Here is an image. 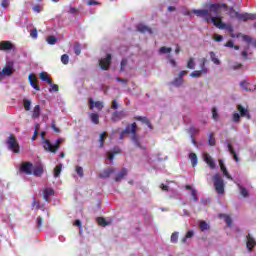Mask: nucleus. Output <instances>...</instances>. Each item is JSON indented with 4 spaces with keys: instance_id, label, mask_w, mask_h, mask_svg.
I'll return each instance as SVG.
<instances>
[{
    "instance_id": "obj_18",
    "label": "nucleus",
    "mask_w": 256,
    "mask_h": 256,
    "mask_svg": "<svg viewBox=\"0 0 256 256\" xmlns=\"http://www.w3.org/2000/svg\"><path fill=\"white\" fill-rule=\"evenodd\" d=\"M220 170L222 171L223 175L227 178L233 181V177H231V174H229V171H227V167H225V164L223 163V160H219Z\"/></svg>"
},
{
    "instance_id": "obj_28",
    "label": "nucleus",
    "mask_w": 256,
    "mask_h": 256,
    "mask_svg": "<svg viewBox=\"0 0 256 256\" xmlns=\"http://www.w3.org/2000/svg\"><path fill=\"white\" fill-rule=\"evenodd\" d=\"M206 64H207V59L206 58H202L200 60V69H201L200 71L202 73H204V75H207V72H208L207 67H205Z\"/></svg>"
},
{
    "instance_id": "obj_14",
    "label": "nucleus",
    "mask_w": 256,
    "mask_h": 256,
    "mask_svg": "<svg viewBox=\"0 0 256 256\" xmlns=\"http://www.w3.org/2000/svg\"><path fill=\"white\" fill-rule=\"evenodd\" d=\"M255 245H256L255 238H253V236H251V234H248L246 236V247H247L248 251H253V247H255Z\"/></svg>"
},
{
    "instance_id": "obj_37",
    "label": "nucleus",
    "mask_w": 256,
    "mask_h": 256,
    "mask_svg": "<svg viewBox=\"0 0 256 256\" xmlns=\"http://www.w3.org/2000/svg\"><path fill=\"white\" fill-rule=\"evenodd\" d=\"M23 106H24L25 111H31V100L24 99Z\"/></svg>"
},
{
    "instance_id": "obj_47",
    "label": "nucleus",
    "mask_w": 256,
    "mask_h": 256,
    "mask_svg": "<svg viewBox=\"0 0 256 256\" xmlns=\"http://www.w3.org/2000/svg\"><path fill=\"white\" fill-rule=\"evenodd\" d=\"M202 73L203 72H201V70H196L190 74V77H193L194 79H199Z\"/></svg>"
},
{
    "instance_id": "obj_63",
    "label": "nucleus",
    "mask_w": 256,
    "mask_h": 256,
    "mask_svg": "<svg viewBox=\"0 0 256 256\" xmlns=\"http://www.w3.org/2000/svg\"><path fill=\"white\" fill-rule=\"evenodd\" d=\"M243 41H245L246 43H251V41H252L251 36L244 35L243 36Z\"/></svg>"
},
{
    "instance_id": "obj_62",
    "label": "nucleus",
    "mask_w": 256,
    "mask_h": 256,
    "mask_svg": "<svg viewBox=\"0 0 256 256\" xmlns=\"http://www.w3.org/2000/svg\"><path fill=\"white\" fill-rule=\"evenodd\" d=\"M37 225L39 229L43 225V218L41 216L37 217Z\"/></svg>"
},
{
    "instance_id": "obj_38",
    "label": "nucleus",
    "mask_w": 256,
    "mask_h": 256,
    "mask_svg": "<svg viewBox=\"0 0 256 256\" xmlns=\"http://www.w3.org/2000/svg\"><path fill=\"white\" fill-rule=\"evenodd\" d=\"M32 207L37 209V211L41 209V202L37 201L35 197L32 198Z\"/></svg>"
},
{
    "instance_id": "obj_2",
    "label": "nucleus",
    "mask_w": 256,
    "mask_h": 256,
    "mask_svg": "<svg viewBox=\"0 0 256 256\" xmlns=\"http://www.w3.org/2000/svg\"><path fill=\"white\" fill-rule=\"evenodd\" d=\"M45 135H46L45 132L40 133V136L42 137V141H43L44 151H48L49 153H54V154L57 153V151H59V149L61 148V143H63L65 139L58 138L53 144L49 139L45 138Z\"/></svg>"
},
{
    "instance_id": "obj_45",
    "label": "nucleus",
    "mask_w": 256,
    "mask_h": 256,
    "mask_svg": "<svg viewBox=\"0 0 256 256\" xmlns=\"http://www.w3.org/2000/svg\"><path fill=\"white\" fill-rule=\"evenodd\" d=\"M97 221L98 225H101L102 227H107V225H109V223H107V220H105V218L103 217H99Z\"/></svg>"
},
{
    "instance_id": "obj_34",
    "label": "nucleus",
    "mask_w": 256,
    "mask_h": 256,
    "mask_svg": "<svg viewBox=\"0 0 256 256\" xmlns=\"http://www.w3.org/2000/svg\"><path fill=\"white\" fill-rule=\"evenodd\" d=\"M171 83L174 85V87H181V85H183V78L178 76Z\"/></svg>"
},
{
    "instance_id": "obj_16",
    "label": "nucleus",
    "mask_w": 256,
    "mask_h": 256,
    "mask_svg": "<svg viewBox=\"0 0 256 256\" xmlns=\"http://www.w3.org/2000/svg\"><path fill=\"white\" fill-rule=\"evenodd\" d=\"M125 117L124 111H116L112 113L111 121L116 123V121H120V119H123Z\"/></svg>"
},
{
    "instance_id": "obj_39",
    "label": "nucleus",
    "mask_w": 256,
    "mask_h": 256,
    "mask_svg": "<svg viewBox=\"0 0 256 256\" xmlns=\"http://www.w3.org/2000/svg\"><path fill=\"white\" fill-rule=\"evenodd\" d=\"M199 227L200 231H209V224L205 221H201Z\"/></svg>"
},
{
    "instance_id": "obj_13",
    "label": "nucleus",
    "mask_w": 256,
    "mask_h": 256,
    "mask_svg": "<svg viewBox=\"0 0 256 256\" xmlns=\"http://www.w3.org/2000/svg\"><path fill=\"white\" fill-rule=\"evenodd\" d=\"M256 14H249V13H239L238 14V21H255Z\"/></svg>"
},
{
    "instance_id": "obj_25",
    "label": "nucleus",
    "mask_w": 256,
    "mask_h": 256,
    "mask_svg": "<svg viewBox=\"0 0 256 256\" xmlns=\"http://www.w3.org/2000/svg\"><path fill=\"white\" fill-rule=\"evenodd\" d=\"M40 79L41 81H46L48 85H53V80L49 77V74H47V72H41Z\"/></svg>"
},
{
    "instance_id": "obj_3",
    "label": "nucleus",
    "mask_w": 256,
    "mask_h": 256,
    "mask_svg": "<svg viewBox=\"0 0 256 256\" xmlns=\"http://www.w3.org/2000/svg\"><path fill=\"white\" fill-rule=\"evenodd\" d=\"M123 131H124V133H126V135H132L131 140L133 141L135 147H137L138 149H142L143 151H145V149H147V147L141 145V141L139 140V137H137V123L136 122H134L132 124H128Z\"/></svg>"
},
{
    "instance_id": "obj_26",
    "label": "nucleus",
    "mask_w": 256,
    "mask_h": 256,
    "mask_svg": "<svg viewBox=\"0 0 256 256\" xmlns=\"http://www.w3.org/2000/svg\"><path fill=\"white\" fill-rule=\"evenodd\" d=\"M127 175V168H123L115 177L114 181L119 182L121 179L126 177Z\"/></svg>"
},
{
    "instance_id": "obj_44",
    "label": "nucleus",
    "mask_w": 256,
    "mask_h": 256,
    "mask_svg": "<svg viewBox=\"0 0 256 256\" xmlns=\"http://www.w3.org/2000/svg\"><path fill=\"white\" fill-rule=\"evenodd\" d=\"M171 51H173L171 48L165 47V46H163V47H161V48L159 49V53H161V54H163V55H165V54H167V53H171Z\"/></svg>"
},
{
    "instance_id": "obj_6",
    "label": "nucleus",
    "mask_w": 256,
    "mask_h": 256,
    "mask_svg": "<svg viewBox=\"0 0 256 256\" xmlns=\"http://www.w3.org/2000/svg\"><path fill=\"white\" fill-rule=\"evenodd\" d=\"M213 182L214 187L219 195H223L225 193V182L223 181V178H221V175L215 174L213 176Z\"/></svg>"
},
{
    "instance_id": "obj_40",
    "label": "nucleus",
    "mask_w": 256,
    "mask_h": 256,
    "mask_svg": "<svg viewBox=\"0 0 256 256\" xmlns=\"http://www.w3.org/2000/svg\"><path fill=\"white\" fill-rule=\"evenodd\" d=\"M134 119L136 121H141L142 123H145V125H147V123H149V118L148 117L135 116Z\"/></svg>"
},
{
    "instance_id": "obj_4",
    "label": "nucleus",
    "mask_w": 256,
    "mask_h": 256,
    "mask_svg": "<svg viewBox=\"0 0 256 256\" xmlns=\"http://www.w3.org/2000/svg\"><path fill=\"white\" fill-rule=\"evenodd\" d=\"M211 22L217 29H226L229 33H233L234 29L231 24H225L223 23V17L221 16H216V17H211L210 18Z\"/></svg>"
},
{
    "instance_id": "obj_43",
    "label": "nucleus",
    "mask_w": 256,
    "mask_h": 256,
    "mask_svg": "<svg viewBox=\"0 0 256 256\" xmlns=\"http://www.w3.org/2000/svg\"><path fill=\"white\" fill-rule=\"evenodd\" d=\"M186 67L187 69H195V60L193 58H189Z\"/></svg>"
},
{
    "instance_id": "obj_58",
    "label": "nucleus",
    "mask_w": 256,
    "mask_h": 256,
    "mask_svg": "<svg viewBox=\"0 0 256 256\" xmlns=\"http://www.w3.org/2000/svg\"><path fill=\"white\" fill-rule=\"evenodd\" d=\"M1 7H3V9H7V7H9V0H2Z\"/></svg>"
},
{
    "instance_id": "obj_12",
    "label": "nucleus",
    "mask_w": 256,
    "mask_h": 256,
    "mask_svg": "<svg viewBox=\"0 0 256 256\" xmlns=\"http://www.w3.org/2000/svg\"><path fill=\"white\" fill-rule=\"evenodd\" d=\"M113 173H115V168L113 167H109L107 169H104L99 175L98 177L100 179H109L111 177V175H113Z\"/></svg>"
},
{
    "instance_id": "obj_64",
    "label": "nucleus",
    "mask_w": 256,
    "mask_h": 256,
    "mask_svg": "<svg viewBox=\"0 0 256 256\" xmlns=\"http://www.w3.org/2000/svg\"><path fill=\"white\" fill-rule=\"evenodd\" d=\"M50 85L52 87V89L50 91H55V92L59 91V85H57V84H50Z\"/></svg>"
},
{
    "instance_id": "obj_8",
    "label": "nucleus",
    "mask_w": 256,
    "mask_h": 256,
    "mask_svg": "<svg viewBox=\"0 0 256 256\" xmlns=\"http://www.w3.org/2000/svg\"><path fill=\"white\" fill-rule=\"evenodd\" d=\"M20 171L25 175H33V163L23 162L20 166Z\"/></svg>"
},
{
    "instance_id": "obj_19",
    "label": "nucleus",
    "mask_w": 256,
    "mask_h": 256,
    "mask_svg": "<svg viewBox=\"0 0 256 256\" xmlns=\"http://www.w3.org/2000/svg\"><path fill=\"white\" fill-rule=\"evenodd\" d=\"M51 195H55V190H53V188H46L43 190L44 201L49 202V197H51Z\"/></svg>"
},
{
    "instance_id": "obj_7",
    "label": "nucleus",
    "mask_w": 256,
    "mask_h": 256,
    "mask_svg": "<svg viewBox=\"0 0 256 256\" xmlns=\"http://www.w3.org/2000/svg\"><path fill=\"white\" fill-rule=\"evenodd\" d=\"M111 59V54H107L105 58H101L99 60L100 69H102V71L109 70V67L111 66Z\"/></svg>"
},
{
    "instance_id": "obj_23",
    "label": "nucleus",
    "mask_w": 256,
    "mask_h": 256,
    "mask_svg": "<svg viewBox=\"0 0 256 256\" xmlns=\"http://www.w3.org/2000/svg\"><path fill=\"white\" fill-rule=\"evenodd\" d=\"M41 117V106L36 105L32 111V119H39Z\"/></svg>"
},
{
    "instance_id": "obj_17",
    "label": "nucleus",
    "mask_w": 256,
    "mask_h": 256,
    "mask_svg": "<svg viewBox=\"0 0 256 256\" xmlns=\"http://www.w3.org/2000/svg\"><path fill=\"white\" fill-rule=\"evenodd\" d=\"M237 109L240 113V117H246V119H251V114H249V110L245 109L241 104L237 106Z\"/></svg>"
},
{
    "instance_id": "obj_55",
    "label": "nucleus",
    "mask_w": 256,
    "mask_h": 256,
    "mask_svg": "<svg viewBox=\"0 0 256 256\" xmlns=\"http://www.w3.org/2000/svg\"><path fill=\"white\" fill-rule=\"evenodd\" d=\"M30 37H32V39H37V28L30 30Z\"/></svg>"
},
{
    "instance_id": "obj_41",
    "label": "nucleus",
    "mask_w": 256,
    "mask_h": 256,
    "mask_svg": "<svg viewBox=\"0 0 256 256\" xmlns=\"http://www.w3.org/2000/svg\"><path fill=\"white\" fill-rule=\"evenodd\" d=\"M233 123H240L241 122V115L239 113L234 112L232 116Z\"/></svg>"
},
{
    "instance_id": "obj_54",
    "label": "nucleus",
    "mask_w": 256,
    "mask_h": 256,
    "mask_svg": "<svg viewBox=\"0 0 256 256\" xmlns=\"http://www.w3.org/2000/svg\"><path fill=\"white\" fill-rule=\"evenodd\" d=\"M125 67H127V59H122L121 67H120L121 73H123V71H125Z\"/></svg>"
},
{
    "instance_id": "obj_46",
    "label": "nucleus",
    "mask_w": 256,
    "mask_h": 256,
    "mask_svg": "<svg viewBox=\"0 0 256 256\" xmlns=\"http://www.w3.org/2000/svg\"><path fill=\"white\" fill-rule=\"evenodd\" d=\"M61 62L63 63V65H69V55L63 54L61 56Z\"/></svg>"
},
{
    "instance_id": "obj_56",
    "label": "nucleus",
    "mask_w": 256,
    "mask_h": 256,
    "mask_svg": "<svg viewBox=\"0 0 256 256\" xmlns=\"http://www.w3.org/2000/svg\"><path fill=\"white\" fill-rule=\"evenodd\" d=\"M247 85H248L247 81H242L240 83V86L243 88L244 91H251V89L247 88Z\"/></svg>"
},
{
    "instance_id": "obj_5",
    "label": "nucleus",
    "mask_w": 256,
    "mask_h": 256,
    "mask_svg": "<svg viewBox=\"0 0 256 256\" xmlns=\"http://www.w3.org/2000/svg\"><path fill=\"white\" fill-rule=\"evenodd\" d=\"M6 145L12 153H20L21 149L19 147V142H17V138L15 135L10 134V136L6 140Z\"/></svg>"
},
{
    "instance_id": "obj_59",
    "label": "nucleus",
    "mask_w": 256,
    "mask_h": 256,
    "mask_svg": "<svg viewBox=\"0 0 256 256\" xmlns=\"http://www.w3.org/2000/svg\"><path fill=\"white\" fill-rule=\"evenodd\" d=\"M112 153H113L114 155H119V154H121V148H120V147H114Z\"/></svg>"
},
{
    "instance_id": "obj_22",
    "label": "nucleus",
    "mask_w": 256,
    "mask_h": 256,
    "mask_svg": "<svg viewBox=\"0 0 256 256\" xmlns=\"http://www.w3.org/2000/svg\"><path fill=\"white\" fill-rule=\"evenodd\" d=\"M192 13H194V15H196V17H205L207 15H209V10L207 9H200V10H192Z\"/></svg>"
},
{
    "instance_id": "obj_10",
    "label": "nucleus",
    "mask_w": 256,
    "mask_h": 256,
    "mask_svg": "<svg viewBox=\"0 0 256 256\" xmlns=\"http://www.w3.org/2000/svg\"><path fill=\"white\" fill-rule=\"evenodd\" d=\"M88 103H89V109L91 111H93V109H98V111H102L103 110V102L101 101H94L93 98H89L88 100Z\"/></svg>"
},
{
    "instance_id": "obj_11",
    "label": "nucleus",
    "mask_w": 256,
    "mask_h": 256,
    "mask_svg": "<svg viewBox=\"0 0 256 256\" xmlns=\"http://www.w3.org/2000/svg\"><path fill=\"white\" fill-rule=\"evenodd\" d=\"M15 45L11 41H1L0 51H14Z\"/></svg>"
},
{
    "instance_id": "obj_15",
    "label": "nucleus",
    "mask_w": 256,
    "mask_h": 256,
    "mask_svg": "<svg viewBox=\"0 0 256 256\" xmlns=\"http://www.w3.org/2000/svg\"><path fill=\"white\" fill-rule=\"evenodd\" d=\"M43 173H44L43 166L41 165L33 166L32 175H34V177H41Z\"/></svg>"
},
{
    "instance_id": "obj_60",
    "label": "nucleus",
    "mask_w": 256,
    "mask_h": 256,
    "mask_svg": "<svg viewBox=\"0 0 256 256\" xmlns=\"http://www.w3.org/2000/svg\"><path fill=\"white\" fill-rule=\"evenodd\" d=\"M214 41H217L219 43V42L223 41V37L219 34H215Z\"/></svg>"
},
{
    "instance_id": "obj_48",
    "label": "nucleus",
    "mask_w": 256,
    "mask_h": 256,
    "mask_svg": "<svg viewBox=\"0 0 256 256\" xmlns=\"http://www.w3.org/2000/svg\"><path fill=\"white\" fill-rule=\"evenodd\" d=\"M47 43L49 45H55V43H57V38L55 36H48Z\"/></svg>"
},
{
    "instance_id": "obj_31",
    "label": "nucleus",
    "mask_w": 256,
    "mask_h": 256,
    "mask_svg": "<svg viewBox=\"0 0 256 256\" xmlns=\"http://www.w3.org/2000/svg\"><path fill=\"white\" fill-rule=\"evenodd\" d=\"M210 59L214 65H221V60L217 58V56L215 55V52L213 51L210 52Z\"/></svg>"
},
{
    "instance_id": "obj_49",
    "label": "nucleus",
    "mask_w": 256,
    "mask_h": 256,
    "mask_svg": "<svg viewBox=\"0 0 256 256\" xmlns=\"http://www.w3.org/2000/svg\"><path fill=\"white\" fill-rule=\"evenodd\" d=\"M178 240H179V233L173 232L171 235V243H177Z\"/></svg>"
},
{
    "instance_id": "obj_30",
    "label": "nucleus",
    "mask_w": 256,
    "mask_h": 256,
    "mask_svg": "<svg viewBox=\"0 0 256 256\" xmlns=\"http://www.w3.org/2000/svg\"><path fill=\"white\" fill-rule=\"evenodd\" d=\"M91 122L94 125H99V114L97 113H90L89 115Z\"/></svg>"
},
{
    "instance_id": "obj_32",
    "label": "nucleus",
    "mask_w": 256,
    "mask_h": 256,
    "mask_svg": "<svg viewBox=\"0 0 256 256\" xmlns=\"http://www.w3.org/2000/svg\"><path fill=\"white\" fill-rule=\"evenodd\" d=\"M3 75H6L7 77L13 75V66H7L2 69Z\"/></svg>"
},
{
    "instance_id": "obj_21",
    "label": "nucleus",
    "mask_w": 256,
    "mask_h": 256,
    "mask_svg": "<svg viewBox=\"0 0 256 256\" xmlns=\"http://www.w3.org/2000/svg\"><path fill=\"white\" fill-rule=\"evenodd\" d=\"M137 31H139L140 33H150V34H153V30L151 28H149L147 25H144V24H139L137 26Z\"/></svg>"
},
{
    "instance_id": "obj_24",
    "label": "nucleus",
    "mask_w": 256,
    "mask_h": 256,
    "mask_svg": "<svg viewBox=\"0 0 256 256\" xmlns=\"http://www.w3.org/2000/svg\"><path fill=\"white\" fill-rule=\"evenodd\" d=\"M228 151L230 155H232L236 163H239V156L237 155V152H235V149L233 148V145H231V143H228Z\"/></svg>"
},
{
    "instance_id": "obj_61",
    "label": "nucleus",
    "mask_w": 256,
    "mask_h": 256,
    "mask_svg": "<svg viewBox=\"0 0 256 256\" xmlns=\"http://www.w3.org/2000/svg\"><path fill=\"white\" fill-rule=\"evenodd\" d=\"M111 109H119V104L117 103V100L112 101Z\"/></svg>"
},
{
    "instance_id": "obj_20",
    "label": "nucleus",
    "mask_w": 256,
    "mask_h": 256,
    "mask_svg": "<svg viewBox=\"0 0 256 256\" xmlns=\"http://www.w3.org/2000/svg\"><path fill=\"white\" fill-rule=\"evenodd\" d=\"M204 161L207 163V165L210 167V169H215V160L209 156V154H204Z\"/></svg>"
},
{
    "instance_id": "obj_9",
    "label": "nucleus",
    "mask_w": 256,
    "mask_h": 256,
    "mask_svg": "<svg viewBox=\"0 0 256 256\" xmlns=\"http://www.w3.org/2000/svg\"><path fill=\"white\" fill-rule=\"evenodd\" d=\"M28 81L35 91H41V86L38 84L37 76L33 73L29 74Z\"/></svg>"
},
{
    "instance_id": "obj_50",
    "label": "nucleus",
    "mask_w": 256,
    "mask_h": 256,
    "mask_svg": "<svg viewBox=\"0 0 256 256\" xmlns=\"http://www.w3.org/2000/svg\"><path fill=\"white\" fill-rule=\"evenodd\" d=\"M74 53L75 55H81V44L76 43L74 45Z\"/></svg>"
},
{
    "instance_id": "obj_1",
    "label": "nucleus",
    "mask_w": 256,
    "mask_h": 256,
    "mask_svg": "<svg viewBox=\"0 0 256 256\" xmlns=\"http://www.w3.org/2000/svg\"><path fill=\"white\" fill-rule=\"evenodd\" d=\"M222 9H225V11H228L227 15H229V17H231V19H238L239 18V12L235 11V8L230 7L226 4V3H214V4H210L209 9L210 11H212L213 13H215L216 17H219V13Z\"/></svg>"
},
{
    "instance_id": "obj_53",
    "label": "nucleus",
    "mask_w": 256,
    "mask_h": 256,
    "mask_svg": "<svg viewBox=\"0 0 256 256\" xmlns=\"http://www.w3.org/2000/svg\"><path fill=\"white\" fill-rule=\"evenodd\" d=\"M51 129H53L54 133H61V129H59V127H57V125L55 124V120L52 121Z\"/></svg>"
},
{
    "instance_id": "obj_52",
    "label": "nucleus",
    "mask_w": 256,
    "mask_h": 256,
    "mask_svg": "<svg viewBox=\"0 0 256 256\" xmlns=\"http://www.w3.org/2000/svg\"><path fill=\"white\" fill-rule=\"evenodd\" d=\"M212 119H214V121H217L219 119V113H217V108H212Z\"/></svg>"
},
{
    "instance_id": "obj_42",
    "label": "nucleus",
    "mask_w": 256,
    "mask_h": 256,
    "mask_svg": "<svg viewBox=\"0 0 256 256\" xmlns=\"http://www.w3.org/2000/svg\"><path fill=\"white\" fill-rule=\"evenodd\" d=\"M75 171L77 173V175L80 177V178H83L84 177V172H83V167L81 166H76L75 167Z\"/></svg>"
},
{
    "instance_id": "obj_36",
    "label": "nucleus",
    "mask_w": 256,
    "mask_h": 256,
    "mask_svg": "<svg viewBox=\"0 0 256 256\" xmlns=\"http://www.w3.org/2000/svg\"><path fill=\"white\" fill-rule=\"evenodd\" d=\"M61 169H63V164H59L54 168V177H59L61 175Z\"/></svg>"
},
{
    "instance_id": "obj_35",
    "label": "nucleus",
    "mask_w": 256,
    "mask_h": 256,
    "mask_svg": "<svg viewBox=\"0 0 256 256\" xmlns=\"http://www.w3.org/2000/svg\"><path fill=\"white\" fill-rule=\"evenodd\" d=\"M208 145H210V147H215L216 141H215V134H214V133H211V134L209 135V138H208Z\"/></svg>"
},
{
    "instance_id": "obj_27",
    "label": "nucleus",
    "mask_w": 256,
    "mask_h": 256,
    "mask_svg": "<svg viewBox=\"0 0 256 256\" xmlns=\"http://www.w3.org/2000/svg\"><path fill=\"white\" fill-rule=\"evenodd\" d=\"M220 219H224L225 223H227L228 227H231L233 225V220L231 219V216L227 214H220Z\"/></svg>"
},
{
    "instance_id": "obj_51",
    "label": "nucleus",
    "mask_w": 256,
    "mask_h": 256,
    "mask_svg": "<svg viewBox=\"0 0 256 256\" xmlns=\"http://www.w3.org/2000/svg\"><path fill=\"white\" fill-rule=\"evenodd\" d=\"M240 187V193L242 197H249V191H247V188L239 186Z\"/></svg>"
},
{
    "instance_id": "obj_57",
    "label": "nucleus",
    "mask_w": 256,
    "mask_h": 256,
    "mask_svg": "<svg viewBox=\"0 0 256 256\" xmlns=\"http://www.w3.org/2000/svg\"><path fill=\"white\" fill-rule=\"evenodd\" d=\"M191 195L194 201H199V197H197V190H192Z\"/></svg>"
},
{
    "instance_id": "obj_29",
    "label": "nucleus",
    "mask_w": 256,
    "mask_h": 256,
    "mask_svg": "<svg viewBox=\"0 0 256 256\" xmlns=\"http://www.w3.org/2000/svg\"><path fill=\"white\" fill-rule=\"evenodd\" d=\"M189 159L192 163V167H197V163H198V158H197V154L191 152L189 154Z\"/></svg>"
},
{
    "instance_id": "obj_33",
    "label": "nucleus",
    "mask_w": 256,
    "mask_h": 256,
    "mask_svg": "<svg viewBox=\"0 0 256 256\" xmlns=\"http://www.w3.org/2000/svg\"><path fill=\"white\" fill-rule=\"evenodd\" d=\"M105 139H107V132H102L99 138V143L101 148L105 147Z\"/></svg>"
}]
</instances>
